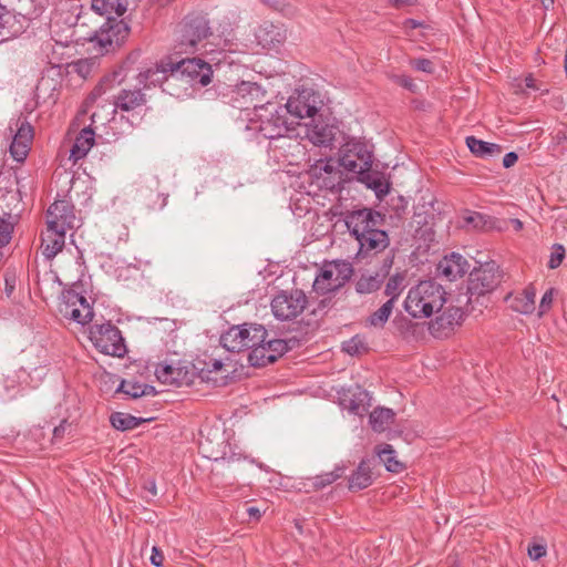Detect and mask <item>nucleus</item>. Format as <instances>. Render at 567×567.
<instances>
[{
  "mask_svg": "<svg viewBox=\"0 0 567 567\" xmlns=\"http://www.w3.org/2000/svg\"><path fill=\"white\" fill-rule=\"evenodd\" d=\"M405 29H416L422 25V23L414 19H406L403 23Z\"/></svg>",
  "mask_w": 567,
  "mask_h": 567,
  "instance_id": "nucleus-64",
  "label": "nucleus"
},
{
  "mask_svg": "<svg viewBox=\"0 0 567 567\" xmlns=\"http://www.w3.org/2000/svg\"><path fill=\"white\" fill-rule=\"evenodd\" d=\"M465 142L468 150L478 157L498 155L502 152L501 145L478 140L475 136H467Z\"/></svg>",
  "mask_w": 567,
  "mask_h": 567,
  "instance_id": "nucleus-31",
  "label": "nucleus"
},
{
  "mask_svg": "<svg viewBox=\"0 0 567 567\" xmlns=\"http://www.w3.org/2000/svg\"><path fill=\"white\" fill-rule=\"evenodd\" d=\"M13 233V225L6 218L0 217V248L7 246Z\"/></svg>",
  "mask_w": 567,
  "mask_h": 567,
  "instance_id": "nucleus-47",
  "label": "nucleus"
},
{
  "mask_svg": "<svg viewBox=\"0 0 567 567\" xmlns=\"http://www.w3.org/2000/svg\"><path fill=\"white\" fill-rule=\"evenodd\" d=\"M109 83H111V80L110 79H105L103 81H101L95 87L94 90L91 92L89 99L94 101L96 100L99 96H101L104 92H105V89L104 86L107 85Z\"/></svg>",
  "mask_w": 567,
  "mask_h": 567,
  "instance_id": "nucleus-55",
  "label": "nucleus"
},
{
  "mask_svg": "<svg viewBox=\"0 0 567 567\" xmlns=\"http://www.w3.org/2000/svg\"><path fill=\"white\" fill-rule=\"evenodd\" d=\"M145 420L127 413L114 412L110 415L112 426L118 431H127L137 427Z\"/></svg>",
  "mask_w": 567,
  "mask_h": 567,
  "instance_id": "nucleus-36",
  "label": "nucleus"
},
{
  "mask_svg": "<svg viewBox=\"0 0 567 567\" xmlns=\"http://www.w3.org/2000/svg\"><path fill=\"white\" fill-rule=\"evenodd\" d=\"M486 223V216L477 212H468L464 216L465 226H471L474 229H483Z\"/></svg>",
  "mask_w": 567,
  "mask_h": 567,
  "instance_id": "nucleus-45",
  "label": "nucleus"
},
{
  "mask_svg": "<svg viewBox=\"0 0 567 567\" xmlns=\"http://www.w3.org/2000/svg\"><path fill=\"white\" fill-rule=\"evenodd\" d=\"M114 106L122 112L135 111L146 104V96L140 89L121 90L114 97Z\"/></svg>",
  "mask_w": 567,
  "mask_h": 567,
  "instance_id": "nucleus-23",
  "label": "nucleus"
},
{
  "mask_svg": "<svg viewBox=\"0 0 567 567\" xmlns=\"http://www.w3.org/2000/svg\"><path fill=\"white\" fill-rule=\"evenodd\" d=\"M91 8L106 19L121 17L127 10V0H91Z\"/></svg>",
  "mask_w": 567,
  "mask_h": 567,
  "instance_id": "nucleus-29",
  "label": "nucleus"
},
{
  "mask_svg": "<svg viewBox=\"0 0 567 567\" xmlns=\"http://www.w3.org/2000/svg\"><path fill=\"white\" fill-rule=\"evenodd\" d=\"M352 272V265L348 261H327L315 278L313 289L322 295L336 291L350 280Z\"/></svg>",
  "mask_w": 567,
  "mask_h": 567,
  "instance_id": "nucleus-7",
  "label": "nucleus"
},
{
  "mask_svg": "<svg viewBox=\"0 0 567 567\" xmlns=\"http://www.w3.org/2000/svg\"><path fill=\"white\" fill-rule=\"evenodd\" d=\"M236 94L243 99L249 97L252 102L255 100L259 101L260 96L264 95V91L257 83L244 81L236 86Z\"/></svg>",
  "mask_w": 567,
  "mask_h": 567,
  "instance_id": "nucleus-42",
  "label": "nucleus"
},
{
  "mask_svg": "<svg viewBox=\"0 0 567 567\" xmlns=\"http://www.w3.org/2000/svg\"><path fill=\"white\" fill-rule=\"evenodd\" d=\"M464 316L462 308L449 307L431 322L430 330L434 336H441L446 329L451 330L454 326L461 324Z\"/></svg>",
  "mask_w": 567,
  "mask_h": 567,
  "instance_id": "nucleus-22",
  "label": "nucleus"
},
{
  "mask_svg": "<svg viewBox=\"0 0 567 567\" xmlns=\"http://www.w3.org/2000/svg\"><path fill=\"white\" fill-rule=\"evenodd\" d=\"M16 280L14 278H9V277H6V288H4V292H6V296L8 298H10L14 291V288H16Z\"/></svg>",
  "mask_w": 567,
  "mask_h": 567,
  "instance_id": "nucleus-60",
  "label": "nucleus"
},
{
  "mask_svg": "<svg viewBox=\"0 0 567 567\" xmlns=\"http://www.w3.org/2000/svg\"><path fill=\"white\" fill-rule=\"evenodd\" d=\"M74 206L68 200H55L47 210V226L69 230L76 227Z\"/></svg>",
  "mask_w": 567,
  "mask_h": 567,
  "instance_id": "nucleus-18",
  "label": "nucleus"
},
{
  "mask_svg": "<svg viewBox=\"0 0 567 567\" xmlns=\"http://www.w3.org/2000/svg\"><path fill=\"white\" fill-rule=\"evenodd\" d=\"M142 389V384L134 381L122 380L121 384L117 388V392H123L132 399L141 398L140 391Z\"/></svg>",
  "mask_w": 567,
  "mask_h": 567,
  "instance_id": "nucleus-44",
  "label": "nucleus"
},
{
  "mask_svg": "<svg viewBox=\"0 0 567 567\" xmlns=\"http://www.w3.org/2000/svg\"><path fill=\"white\" fill-rule=\"evenodd\" d=\"M358 181L367 185L368 188L374 190L377 194L386 193L388 184L384 182L383 177L378 173L371 172V168L367 171L358 172Z\"/></svg>",
  "mask_w": 567,
  "mask_h": 567,
  "instance_id": "nucleus-35",
  "label": "nucleus"
},
{
  "mask_svg": "<svg viewBox=\"0 0 567 567\" xmlns=\"http://www.w3.org/2000/svg\"><path fill=\"white\" fill-rule=\"evenodd\" d=\"M343 473H344V468L337 466L331 472L322 473V474H319V475H316V476L309 478L310 485L316 491L322 489V488L327 487L328 485H331L332 483H334L337 480H339L343 475Z\"/></svg>",
  "mask_w": 567,
  "mask_h": 567,
  "instance_id": "nucleus-37",
  "label": "nucleus"
},
{
  "mask_svg": "<svg viewBox=\"0 0 567 567\" xmlns=\"http://www.w3.org/2000/svg\"><path fill=\"white\" fill-rule=\"evenodd\" d=\"M412 66L417 70L425 73H433L434 72V64L429 59H415L411 62Z\"/></svg>",
  "mask_w": 567,
  "mask_h": 567,
  "instance_id": "nucleus-52",
  "label": "nucleus"
},
{
  "mask_svg": "<svg viewBox=\"0 0 567 567\" xmlns=\"http://www.w3.org/2000/svg\"><path fill=\"white\" fill-rule=\"evenodd\" d=\"M547 553L546 546L542 544H533L528 547V556L533 560H538L544 557Z\"/></svg>",
  "mask_w": 567,
  "mask_h": 567,
  "instance_id": "nucleus-53",
  "label": "nucleus"
},
{
  "mask_svg": "<svg viewBox=\"0 0 567 567\" xmlns=\"http://www.w3.org/2000/svg\"><path fill=\"white\" fill-rule=\"evenodd\" d=\"M499 267L495 261H489L475 268L470 274L467 291L470 298L484 296L492 292L501 282Z\"/></svg>",
  "mask_w": 567,
  "mask_h": 567,
  "instance_id": "nucleus-10",
  "label": "nucleus"
},
{
  "mask_svg": "<svg viewBox=\"0 0 567 567\" xmlns=\"http://www.w3.org/2000/svg\"><path fill=\"white\" fill-rule=\"evenodd\" d=\"M60 313L80 324L92 321L94 312L87 299L75 290H65L59 303Z\"/></svg>",
  "mask_w": 567,
  "mask_h": 567,
  "instance_id": "nucleus-12",
  "label": "nucleus"
},
{
  "mask_svg": "<svg viewBox=\"0 0 567 567\" xmlns=\"http://www.w3.org/2000/svg\"><path fill=\"white\" fill-rule=\"evenodd\" d=\"M72 66L73 71L83 79H86L92 71V63L89 60H79Z\"/></svg>",
  "mask_w": 567,
  "mask_h": 567,
  "instance_id": "nucleus-50",
  "label": "nucleus"
},
{
  "mask_svg": "<svg viewBox=\"0 0 567 567\" xmlns=\"http://www.w3.org/2000/svg\"><path fill=\"white\" fill-rule=\"evenodd\" d=\"M395 82L404 87V89H408L410 91H413L415 84L413 83L412 79L410 76H406V75H399L395 78Z\"/></svg>",
  "mask_w": 567,
  "mask_h": 567,
  "instance_id": "nucleus-57",
  "label": "nucleus"
},
{
  "mask_svg": "<svg viewBox=\"0 0 567 567\" xmlns=\"http://www.w3.org/2000/svg\"><path fill=\"white\" fill-rule=\"evenodd\" d=\"M171 72L165 76V80L162 83L163 92L176 97L184 99L190 95V86L187 82L182 79L179 73L169 68Z\"/></svg>",
  "mask_w": 567,
  "mask_h": 567,
  "instance_id": "nucleus-26",
  "label": "nucleus"
},
{
  "mask_svg": "<svg viewBox=\"0 0 567 567\" xmlns=\"http://www.w3.org/2000/svg\"><path fill=\"white\" fill-rule=\"evenodd\" d=\"M94 137L95 133L90 126L81 130L72 145V148L70 150V159L75 163L85 157L94 145Z\"/></svg>",
  "mask_w": 567,
  "mask_h": 567,
  "instance_id": "nucleus-27",
  "label": "nucleus"
},
{
  "mask_svg": "<svg viewBox=\"0 0 567 567\" xmlns=\"http://www.w3.org/2000/svg\"><path fill=\"white\" fill-rule=\"evenodd\" d=\"M267 343L270 354H274V362L289 350L288 343L282 339L267 340Z\"/></svg>",
  "mask_w": 567,
  "mask_h": 567,
  "instance_id": "nucleus-46",
  "label": "nucleus"
},
{
  "mask_svg": "<svg viewBox=\"0 0 567 567\" xmlns=\"http://www.w3.org/2000/svg\"><path fill=\"white\" fill-rule=\"evenodd\" d=\"M140 394H141V396H147V395L154 396L157 394V391L153 385L142 384Z\"/></svg>",
  "mask_w": 567,
  "mask_h": 567,
  "instance_id": "nucleus-61",
  "label": "nucleus"
},
{
  "mask_svg": "<svg viewBox=\"0 0 567 567\" xmlns=\"http://www.w3.org/2000/svg\"><path fill=\"white\" fill-rule=\"evenodd\" d=\"M131 28L124 20L109 18L100 32L96 34V41L104 53L120 48L128 38Z\"/></svg>",
  "mask_w": 567,
  "mask_h": 567,
  "instance_id": "nucleus-13",
  "label": "nucleus"
},
{
  "mask_svg": "<svg viewBox=\"0 0 567 567\" xmlns=\"http://www.w3.org/2000/svg\"><path fill=\"white\" fill-rule=\"evenodd\" d=\"M295 124V122H289L287 109L278 103L267 102L254 106L246 130L251 135L266 140H277L286 137L289 132L293 131Z\"/></svg>",
  "mask_w": 567,
  "mask_h": 567,
  "instance_id": "nucleus-3",
  "label": "nucleus"
},
{
  "mask_svg": "<svg viewBox=\"0 0 567 567\" xmlns=\"http://www.w3.org/2000/svg\"><path fill=\"white\" fill-rule=\"evenodd\" d=\"M394 415L391 409L377 408L370 413L369 422L373 431L381 433L393 423Z\"/></svg>",
  "mask_w": 567,
  "mask_h": 567,
  "instance_id": "nucleus-32",
  "label": "nucleus"
},
{
  "mask_svg": "<svg viewBox=\"0 0 567 567\" xmlns=\"http://www.w3.org/2000/svg\"><path fill=\"white\" fill-rule=\"evenodd\" d=\"M524 82H525V86L528 89H532V90L538 89L536 85V80L534 79L532 73H529L528 75L525 76Z\"/></svg>",
  "mask_w": 567,
  "mask_h": 567,
  "instance_id": "nucleus-63",
  "label": "nucleus"
},
{
  "mask_svg": "<svg viewBox=\"0 0 567 567\" xmlns=\"http://www.w3.org/2000/svg\"><path fill=\"white\" fill-rule=\"evenodd\" d=\"M564 258H565V248H564V246L560 245V244H555L553 246V251H551L550 257H549L548 268L549 269L558 268L561 265Z\"/></svg>",
  "mask_w": 567,
  "mask_h": 567,
  "instance_id": "nucleus-49",
  "label": "nucleus"
},
{
  "mask_svg": "<svg viewBox=\"0 0 567 567\" xmlns=\"http://www.w3.org/2000/svg\"><path fill=\"white\" fill-rule=\"evenodd\" d=\"M248 362L252 367H265L274 362V354H270L267 337L264 338V342L256 344L249 352Z\"/></svg>",
  "mask_w": 567,
  "mask_h": 567,
  "instance_id": "nucleus-33",
  "label": "nucleus"
},
{
  "mask_svg": "<svg viewBox=\"0 0 567 567\" xmlns=\"http://www.w3.org/2000/svg\"><path fill=\"white\" fill-rule=\"evenodd\" d=\"M517 154L515 152H509L505 154V156L503 157V166L505 168H509L517 162Z\"/></svg>",
  "mask_w": 567,
  "mask_h": 567,
  "instance_id": "nucleus-59",
  "label": "nucleus"
},
{
  "mask_svg": "<svg viewBox=\"0 0 567 567\" xmlns=\"http://www.w3.org/2000/svg\"><path fill=\"white\" fill-rule=\"evenodd\" d=\"M342 349L347 353L354 355L359 354L362 350H364L365 346L363 340L359 336H354L350 340L343 342Z\"/></svg>",
  "mask_w": 567,
  "mask_h": 567,
  "instance_id": "nucleus-48",
  "label": "nucleus"
},
{
  "mask_svg": "<svg viewBox=\"0 0 567 567\" xmlns=\"http://www.w3.org/2000/svg\"><path fill=\"white\" fill-rule=\"evenodd\" d=\"M256 38L262 48L271 50L277 49L284 42L285 34L279 27L272 23H265L259 27Z\"/></svg>",
  "mask_w": 567,
  "mask_h": 567,
  "instance_id": "nucleus-25",
  "label": "nucleus"
},
{
  "mask_svg": "<svg viewBox=\"0 0 567 567\" xmlns=\"http://www.w3.org/2000/svg\"><path fill=\"white\" fill-rule=\"evenodd\" d=\"M307 296L300 289L280 291L271 300V311L280 321L296 319L307 306Z\"/></svg>",
  "mask_w": 567,
  "mask_h": 567,
  "instance_id": "nucleus-9",
  "label": "nucleus"
},
{
  "mask_svg": "<svg viewBox=\"0 0 567 567\" xmlns=\"http://www.w3.org/2000/svg\"><path fill=\"white\" fill-rule=\"evenodd\" d=\"M445 296L446 292L440 284L433 280L421 281L409 290L404 309L413 318H429L443 308Z\"/></svg>",
  "mask_w": 567,
  "mask_h": 567,
  "instance_id": "nucleus-4",
  "label": "nucleus"
},
{
  "mask_svg": "<svg viewBox=\"0 0 567 567\" xmlns=\"http://www.w3.org/2000/svg\"><path fill=\"white\" fill-rule=\"evenodd\" d=\"M318 96L310 90H302L296 95L290 96L286 105L287 116L293 115L297 118L313 117L318 110Z\"/></svg>",
  "mask_w": 567,
  "mask_h": 567,
  "instance_id": "nucleus-17",
  "label": "nucleus"
},
{
  "mask_svg": "<svg viewBox=\"0 0 567 567\" xmlns=\"http://www.w3.org/2000/svg\"><path fill=\"white\" fill-rule=\"evenodd\" d=\"M394 303L392 300L384 302L377 311L371 313L368 322L373 327L382 328L392 313Z\"/></svg>",
  "mask_w": 567,
  "mask_h": 567,
  "instance_id": "nucleus-41",
  "label": "nucleus"
},
{
  "mask_svg": "<svg viewBox=\"0 0 567 567\" xmlns=\"http://www.w3.org/2000/svg\"><path fill=\"white\" fill-rule=\"evenodd\" d=\"M348 482V487L352 492L361 491L372 485L373 476L370 461L362 460L357 470L350 475Z\"/></svg>",
  "mask_w": 567,
  "mask_h": 567,
  "instance_id": "nucleus-28",
  "label": "nucleus"
},
{
  "mask_svg": "<svg viewBox=\"0 0 567 567\" xmlns=\"http://www.w3.org/2000/svg\"><path fill=\"white\" fill-rule=\"evenodd\" d=\"M535 288L529 286L516 295H508L506 300L509 302V307L514 311L523 315H530L535 310Z\"/></svg>",
  "mask_w": 567,
  "mask_h": 567,
  "instance_id": "nucleus-24",
  "label": "nucleus"
},
{
  "mask_svg": "<svg viewBox=\"0 0 567 567\" xmlns=\"http://www.w3.org/2000/svg\"><path fill=\"white\" fill-rule=\"evenodd\" d=\"M155 375L161 383L177 388L187 385L190 382L188 372L173 364H157Z\"/></svg>",
  "mask_w": 567,
  "mask_h": 567,
  "instance_id": "nucleus-21",
  "label": "nucleus"
},
{
  "mask_svg": "<svg viewBox=\"0 0 567 567\" xmlns=\"http://www.w3.org/2000/svg\"><path fill=\"white\" fill-rule=\"evenodd\" d=\"M269 9L279 12L286 17L296 14V8L288 0H259Z\"/></svg>",
  "mask_w": 567,
  "mask_h": 567,
  "instance_id": "nucleus-43",
  "label": "nucleus"
},
{
  "mask_svg": "<svg viewBox=\"0 0 567 567\" xmlns=\"http://www.w3.org/2000/svg\"><path fill=\"white\" fill-rule=\"evenodd\" d=\"M338 399L342 409L359 416H362L371 406L370 393L358 384L339 391Z\"/></svg>",
  "mask_w": 567,
  "mask_h": 567,
  "instance_id": "nucleus-16",
  "label": "nucleus"
},
{
  "mask_svg": "<svg viewBox=\"0 0 567 567\" xmlns=\"http://www.w3.org/2000/svg\"><path fill=\"white\" fill-rule=\"evenodd\" d=\"M66 230L59 228L51 229L47 226L45 230L41 234V248L43 256L51 260L53 259L64 247Z\"/></svg>",
  "mask_w": 567,
  "mask_h": 567,
  "instance_id": "nucleus-20",
  "label": "nucleus"
},
{
  "mask_svg": "<svg viewBox=\"0 0 567 567\" xmlns=\"http://www.w3.org/2000/svg\"><path fill=\"white\" fill-rule=\"evenodd\" d=\"M268 336L267 330L261 324H241L229 328L220 337V343L229 352H241L252 350L256 344L264 342Z\"/></svg>",
  "mask_w": 567,
  "mask_h": 567,
  "instance_id": "nucleus-5",
  "label": "nucleus"
},
{
  "mask_svg": "<svg viewBox=\"0 0 567 567\" xmlns=\"http://www.w3.org/2000/svg\"><path fill=\"white\" fill-rule=\"evenodd\" d=\"M382 220V215L371 208L346 213V226L359 244L358 259L375 256L390 245L388 233L379 228Z\"/></svg>",
  "mask_w": 567,
  "mask_h": 567,
  "instance_id": "nucleus-1",
  "label": "nucleus"
},
{
  "mask_svg": "<svg viewBox=\"0 0 567 567\" xmlns=\"http://www.w3.org/2000/svg\"><path fill=\"white\" fill-rule=\"evenodd\" d=\"M14 126L16 128L10 126L11 133L14 132V134L9 151L17 162H23L29 154L33 140V127L27 118L21 117L17 120Z\"/></svg>",
  "mask_w": 567,
  "mask_h": 567,
  "instance_id": "nucleus-15",
  "label": "nucleus"
},
{
  "mask_svg": "<svg viewBox=\"0 0 567 567\" xmlns=\"http://www.w3.org/2000/svg\"><path fill=\"white\" fill-rule=\"evenodd\" d=\"M208 38H212L209 43L216 47L218 51H236L237 44L233 31L229 30L223 34H214L209 20L203 14H194L186 18L176 49L179 53H194L197 50L198 43Z\"/></svg>",
  "mask_w": 567,
  "mask_h": 567,
  "instance_id": "nucleus-2",
  "label": "nucleus"
},
{
  "mask_svg": "<svg viewBox=\"0 0 567 567\" xmlns=\"http://www.w3.org/2000/svg\"><path fill=\"white\" fill-rule=\"evenodd\" d=\"M169 68L179 73L190 87L196 84L206 86L212 82V65L200 58L182 59L176 63H169Z\"/></svg>",
  "mask_w": 567,
  "mask_h": 567,
  "instance_id": "nucleus-11",
  "label": "nucleus"
},
{
  "mask_svg": "<svg viewBox=\"0 0 567 567\" xmlns=\"http://www.w3.org/2000/svg\"><path fill=\"white\" fill-rule=\"evenodd\" d=\"M378 455L389 472L399 473L403 470V464L395 458L391 445L385 444L384 447L378 452Z\"/></svg>",
  "mask_w": 567,
  "mask_h": 567,
  "instance_id": "nucleus-40",
  "label": "nucleus"
},
{
  "mask_svg": "<svg viewBox=\"0 0 567 567\" xmlns=\"http://www.w3.org/2000/svg\"><path fill=\"white\" fill-rule=\"evenodd\" d=\"M339 164L347 172L357 174L372 167L373 155L368 145L361 141H348L340 151Z\"/></svg>",
  "mask_w": 567,
  "mask_h": 567,
  "instance_id": "nucleus-8",
  "label": "nucleus"
},
{
  "mask_svg": "<svg viewBox=\"0 0 567 567\" xmlns=\"http://www.w3.org/2000/svg\"><path fill=\"white\" fill-rule=\"evenodd\" d=\"M71 424L66 420H62L61 423L53 429V439L61 440L64 436L66 427Z\"/></svg>",
  "mask_w": 567,
  "mask_h": 567,
  "instance_id": "nucleus-56",
  "label": "nucleus"
},
{
  "mask_svg": "<svg viewBox=\"0 0 567 567\" xmlns=\"http://www.w3.org/2000/svg\"><path fill=\"white\" fill-rule=\"evenodd\" d=\"M339 166V162L333 158H321L310 166L308 174L319 188L336 190L342 181Z\"/></svg>",
  "mask_w": 567,
  "mask_h": 567,
  "instance_id": "nucleus-14",
  "label": "nucleus"
},
{
  "mask_svg": "<svg viewBox=\"0 0 567 567\" xmlns=\"http://www.w3.org/2000/svg\"><path fill=\"white\" fill-rule=\"evenodd\" d=\"M468 268L470 265L462 255L452 252L440 260L437 272L449 281H454L462 278L467 272Z\"/></svg>",
  "mask_w": 567,
  "mask_h": 567,
  "instance_id": "nucleus-19",
  "label": "nucleus"
},
{
  "mask_svg": "<svg viewBox=\"0 0 567 567\" xmlns=\"http://www.w3.org/2000/svg\"><path fill=\"white\" fill-rule=\"evenodd\" d=\"M553 299L554 289L550 288L543 295L540 299L538 316H543L551 308Z\"/></svg>",
  "mask_w": 567,
  "mask_h": 567,
  "instance_id": "nucleus-51",
  "label": "nucleus"
},
{
  "mask_svg": "<svg viewBox=\"0 0 567 567\" xmlns=\"http://www.w3.org/2000/svg\"><path fill=\"white\" fill-rule=\"evenodd\" d=\"M383 278L379 275H362L355 282V290L365 295L377 291L382 285Z\"/></svg>",
  "mask_w": 567,
  "mask_h": 567,
  "instance_id": "nucleus-38",
  "label": "nucleus"
},
{
  "mask_svg": "<svg viewBox=\"0 0 567 567\" xmlns=\"http://www.w3.org/2000/svg\"><path fill=\"white\" fill-rule=\"evenodd\" d=\"M247 514L250 518L258 520L261 517V512L258 507L250 506L247 508Z\"/></svg>",
  "mask_w": 567,
  "mask_h": 567,
  "instance_id": "nucleus-62",
  "label": "nucleus"
},
{
  "mask_svg": "<svg viewBox=\"0 0 567 567\" xmlns=\"http://www.w3.org/2000/svg\"><path fill=\"white\" fill-rule=\"evenodd\" d=\"M404 280L405 276L402 274H395L391 276L385 285L384 293L390 297L389 300H392L394 303L399 296L402 293L404 289Z\"/></svg>",
  "mask_w": 567,
  "mask_h": 567,
  "instance_id": "nucleus-39",
  "label": "nucleus"
},
{
  "mask_svg": "<svg viewBox=\"0 0 567 567\" xmlns=\"http://www.w3.org/2000/svg\"><path fill=\"white\" fill-rule=\"evenodd\" d=\"M89 338L103 354L122 358L127 352L122 332L111 321L91 326Z\"/></svg>",
  "mask_w": 567,
  "mask_h": 567,
  "instance_id": "nucleus-6",
  "label": "nucleus"
},
{
  "mask_svg": "<svg viewBox=\"0 0 567 567\" xmlns=\"http://www.w3.org/2000/svg\"><path fill=\"white\" fill-rule=\"evenodd\" d=\"M163 561H164V556H163L162 551L157 547H153L151 563L156 567H161V566H163Z\"/></svg>",
  "mask_w": 567,
  "mask_h": 567,
  "instance_id": "nucleus-58",
  "label": "nucleus"
},
{
  "mask_svg": "<svg viewBox=\"0 0 567 567\" xmlns=\"http://www.w3.org/2000/svg\"><path fill=\"white\" fill-rule=\"evenodd\" d=\"M307 136L317 146H330L334 140V127L323 122H318L308 128Z\"/></svg>",
  "mask_w": 567,
  "mask_h": 567,
  "instance_id": "nucleus-30",
  "label": "nucleus"
},
{
  "mask_svg": "<svg viewBox=\"0 0 567 567\" xmlns=\"http://www.w3.org/2000/svg\"><path fill=\"white\" fill-rule=\"evenodd\" d=\"M358 181L367 185L368 188L374 190L377 194L386 193L388 184L384 182L383 177L378 173L371 172V168L367 171L358 172Z\"/></svg>",
  "mask_w": 567,
  "mask_h": 567,
  "instance_id": "nucleus-34",
  "label": "nucleus"
},
{
  "mask_svg": "<svg viewBox=\"0 0 567 567\" xmlns=\"http://www.w3.org/2000/svg\"><path fill=\"white\" fill-rule=\"evenodd\" d=\"M223 365L224 364L219 359L209 358L208 361H205L206 371L208 373L220 371Z\"/></svg>",
  "mask_w": 567,
  "mask_h": 567,
  "instance_id": "nucleus-54",
  "label": "nucleus"
}]
</instances>
